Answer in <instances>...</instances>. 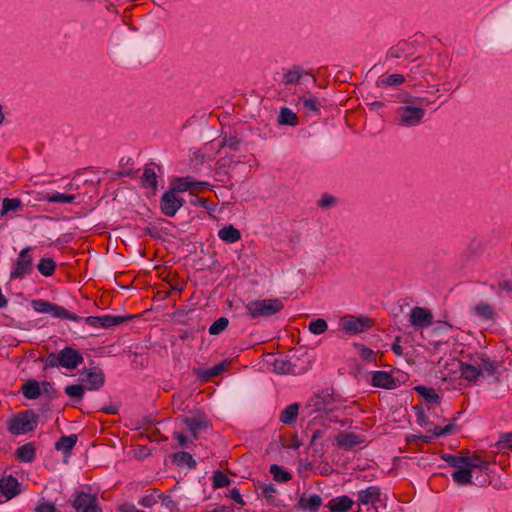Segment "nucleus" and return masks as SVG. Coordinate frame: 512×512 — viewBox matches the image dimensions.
<instances>
[{
	"instance_id": "f257e3e1",
	"label": "nucleus",
	"mask_w": 512,
	"mask_h": 512,
	"mask_svg": "<svg viewBox=\"0 0 512 512\" xmlns=\"http://www.w3.org/2000/svg\"><path fill=\"white\" fill-rule=\"evenodd\" d=\"M420 104H415L414 100H404L403 105L398 107L396 111V121L405 127H414L419 125L424 116V102H428L425 98H417Z\"/></svg>"
},
{
	"instance_id": "f03ea898",
	"label": "nucleus",
	"mask_w": 512,
	"mask_h": 512,
	"mask_svg": "<svg viewBox=\"0 0 512 512\" xmlns=\"http://www.w3.org/2000/svg\"><path fill=\"white\" fill-rule=\"evenodd\" d=\"M83 361V356L76 349L66 346L58 353L51 352L47 355L44 369L61 366L71 371L81 365Z\"/></svg>"
},
{
	"instance_id": "7ed1b4c3",
	"label": "nucleus",
	"mask_w": 512,
	"mask_h": 512,
	"mask_svg": "<svg viewBox=\"0 0 512 512\" xmlns=\"http://www.w3.org/2000/svg\"><path fill=\"white\" fill-rule=\"evenodd\" d=\"M283 308L284 304L282 300L278 298L252 300L249 301L245 306L247 315L251 319H256L259 317H270L280 312Z\"/></svg>"
},
{
	"instance_id": "20e7f679",
	"label": "nucleus",
	"mask_w": 512,
	"mask_h": 512,
	"mask_svg": "<svg viewBox=\"0 0 512 512\" xmlns=\"http://www.w3.org/2000/svg\"><path fill=\"white\" fill-rule=\"evenodd\" d=\"M39 416L32 410H24L8 421V431L13 435H22L32 432L38 425Z\"/></svg>"
},
{
	"instance_id": "39448f33",
	"label": "nucleus",
	"mask_w": 512,
	"mask_h": 512,
	"mask_svg": "<svg viewBox=\"0 0 512 512\" xmlns=\"http://www.w3.org/2000/svg\"><path fill=\"white\" fill-rule=\"evenodd\" d=\"M31 306L34 309V311L43 314H51L55 318L67 319L74 322H79L82 320V317L74 313H70L64 307L57 304H53L47 300H33L31 302Z\"/></svg>"
},
{
	"instance_id": "423d86ee",
	"label": "nucleus",
	"mask_w": 512,
	"mask_h": 512,
	"mask_svg": "<svg viewBox=\"0 0 512 512\" xmlns=\"http://www.w3.org/2000/svg\"><path fill=\"white\" fill-rule=\"evenodd\" d=\"M339 325L343 332L352 336L370 329L374 325V320L364 315H345L340 319Z\"/></svg>"
},
{
	"instance_id": "0eeeda50",
	"label": "nucleus",
	"mask_w": 512,
	"mask_h": 512,
	"mask_svg": "<svg viewBox=\"0 0 512 512\" xmlns=\"http://www.w3.org/2000/svg\"><path fill=\"white\" fill-rule=\"evenodd\" d=\"M32 251L33 247L27 246L19 252L18 257L13 263L10 279H22L32 273L34 269Z\"/></svg>"
},
{
	"instance_id": "6e6552de",
	"label": "nucleus",
	"mask_w": 512,
	"mask_h": 512,
	"mask_svg": "<svg viewBox=\"0 0 512 512\" xmlns=\"http://www.w3.org/2000/svg\"><path fill=\"white\" fill-rule=\"evenodd\" d=\"M72 507L76 512H102L98 497L84 491L75 493L74 499L72 500Z\"/></svg>"
},
{
	"instance_id": "1a4fd4ad",
	"label": "nucleus",
	"mask_w": 512,
	"mask_h": 512,
	"mask_svg": "<svg viewBox=\"0 0 512 512\" xmlns=\"http://www.w3.org/2000/svg\"><path fill=\"white\" fill-rule=\"evenodd\" d=\"M133 317H134L133 315H128V316L102 315V316H88L85 318L82 317V320H84V322L91 327L107 329V328H110V327H113L116 325H120V324L132 319Z\"/></svg>"
},
{
	"instance_id": "9d476101",
	"label": "nucleus",
	"mask_w": 512,
	"mask_h": 512,
	"mask_svg": "<svg viewBox=\"0 0 512 512\" xmlns=\"http://www.w3.org/2000/svg\"><path fill=\"white\" fill-rule=\"evenodd\" d=\"M184 202L185 200L182 197L174 193L173 190L168 189L160 200L161 212L168 217H173L183 206Z\"/></svg>"
},
{
	"instance_id": "9b49d317",
	"label": "nucleus",
	"mask_w": 512,
	"mask_h": 512,
	"mask_svg": "<svg viewBox=\"0 0 512 512\" xmlns=\"http://www.w3.org/2000/svg\"><path fill=\"white\" fill-rule=\"evenodd\" d=\"M20 484L12 475H4L0 479V503L6 502L20 493Z\"/></svg>"
},
{
	"instance_id": "f8f14e48",
	"label": "nucleus",
	"mask_w": 512,
	"mask_h": 512,
	"mask_svg": "<svg viewBox=\"0 0 512 512\" xmlns=\"http://www.w3.org/2000/svg\"><path fill=\"white\" fill-rule=\"evenodd\" d=\"M81 374L86 376L88 390H99L105 384V374L103 370L97 366L84 368Z\"/></svg>"
},
{
	"instance_id": "ddd939ff",
	"label": "nucleus",
	"mask_w": 512,
	"mask_h": 512,
	"mask_svg": "<svg viewBox=\"0 0 512 512\" xmlns=\"http://www.w3.org/2000/svg\"><path fill=\"white\" fill-rule=\"evenodd\" d=\"M358 502L362 505H371L375 512L378 511L377 504L381 502V489L378 486H369L358 492Z\"/></svg>"
},
{
	"instance_id": "4468645a",
	"label": "nucleus",
	"mask_w": 512,
	"mask_h": 512,
	"mask_svg": "<svg viewBox=\"0 0 512 512\" xmlns=\"http://www.w3.org/2000/svg\"><path fill=\"white\" fill-rule=\"evenodd\" d=\"M229 365L230 361L224 360L210 368H194L193 373L200 381L207 382L225 372Z\"/></svg>"
},
{
	"instance_id": "2eb2a0df",
	"label": "nucleus",
	"mask_w": 512,
	"mask_h": 512,
	"mask_svg": "<svg viewBox=\"0 0 512 512\" xmlns=\"http://www.w3.org/2000/svg\"><path fill=\"white\" fill-rule=\"evenodd\" d=\"M414 44L405 40L399 41L396 45L392 46L387 54V59H409L415 53Z\"/></svg>"
},
{
	"instance_id": "dca6fc26",
	"label": "nucleus",
	"mask_w": 512,
	"mask_h": 512,
	"mask_svg": "<svg viewBox=\"0 0 512 512\" xmlns=\"http://www.w3.org/2000/svg\"><path fill=\"white\" fill-rule=\"evenodd\" d=\"M410 323L415 327H429L433 324V315L427 308L414 307L410 313Z\"/></svg>"
},
{
	"instance_id": "f3484780",
	"label": "nucleus",
	"mask_w": 512,
	"mask_h": 512,
	"mask_svg": "<svg viewBox=\"0 0 512 512\" xmlns=\"http://www.w3.org/2000/svg\"><path fill=\"white\" fill-rule=\"evenodd\" d=\"M334 400V391L333 389H322L319 391L313 398H311L308 402V407H314V411H322L326 409V406L333 403Z\"/></svg>"
},
{
	"instance_id": "a211bd4d",
	"label": "nucleus",
	"mask_w": 512,
	"mask_h": 512,
	"mask_svg": "<svg viewBox=\"0 0 512 512\" xmlns=\"http://www.w3.org/2000/svg\"><path fill=\"white\" fill-rule=\"evenodd\" d=\"M371 385L377 388L384 389H395L397 387V381L394 379L391 373L386 371H374L371 377Z\"/></svg>"
},
{
	"instance_id": "6ab92c4d",
	"label": "nucleus",
	"mask_w": 512,
	"mask_h": 512,
	"mask_svg": "<svg viewBox=\"0 0 512 512\" xmlns=\"http://www.w3.org/2000/svg\"><path fill=\"white\" fill-rule=\"evenodd\" d=\"M273 370L278 374L299 375L304 372V368H298L292 359L287 357L276 358L273 362Z\"/></svg>"
},
{
	"instance_id": "aec40b11",
	"label": "nucleus",
	"mask_w": 512,
	"mask_h": 512,
	"mask_svg": "<svg viewBox=\"0 0 512 512\" xmlns=\"http://www.w3.org/2000/svg\"><path fill=\"white\" fill-rule=\"evenodd\" d=\"M322 505V498L318 494L305 495L300 496L297 508L302 511L308 512H318L319 508Z\"/></svg>"
},
{
	"instance_id": "412c9836",
	"label": "nucleus",
	"mask_w": 512,
	"mask_h": 512,
	"mask_svg": "<svg viewBox=\"0 0 512 512\" xmlns=\"http://www.w3.org/2000/svg\"><path fill=\"white\" fill-rule=\"evenodd\" d=\"M354 504L352 498L347 495L332 498L326 507L329 512H348Z\"/></svg>"
},
{
	"instance_id": "4be33fe9",
	"label": "nucleus",
	"mask_w": 512,
	"mask_h": 512,
	"mask_svg": "<svg viewBox=\"0 0 512 512\" xmlns=\"http://www.w3.org/2000/svg\"><path fill=\"white\" fill-rule=\"evenodd\" d=\"M153 165L155 164L151 163L145 166L143 174L141 176V185L143 188L151 189L153 194H155L158 189V181L156 172L152 168Z\"/></svg>"
},
{
	"instance_id": "5701e85b",
	"label": "nucleus",
	"mask_w": 512,
	"mask_h": 512,
	"mask_svg": "<svg viewBox=\"0 0 512 512\" xmlns=\"http://www.w3.org/2000/svg\"><path fill=\"white\" fill-rule=\"evenodd\" d=\"M362 437L353 432H341L336 437V442L340 447L352 449L362 443Z\"/></svg>"
},
{
	"instance_id": "b1692460",
	"label": "nucleus",
	"mask_w": 512,
	"mask_h": 512,
	"mask_svg": "<svg viewBox=\"0 0 512 512\" xmlns=\"http://www.w3.org/2000/svg\"><path fill=\"white\" fill-rule=\"evenodd\" d=\"M194 179L190 176L174 178L170 184L169 189L174 193H181L186 191L194 192L193 190Z\"/></svg>"
},
{
	"instance_id": "393cba45",
	"label": "nucleus",
	"mask_w": 512,
	"mask_h": 512,
	"mask_svg": "<svg viewBox=\"0 0 512 512\" xmlns=\"http://www.w3.org/2000/svg\"><path fill=\"white\" fill-rule=\"evenodd\" d=\"M299 408V403H292L285 407L280 414V421L286 425L294 424L299 414Z\"/></svg>"
},
{
	"instance_id": "a878e982",
	"label": "nucleus",
	"mask_w": 512,
	"mask_h": 512,
	"mask_svg": "<svg viewBox=\"0 0 512 512\" xmlns=\"http://www.w3.org/2000/svg\"><path fill=\"white\" fill-rule=\"evenodd\" d=\"M78 441L76 434L60 437L55 443V449L69 455Z\"/></svg>"
},
{
	"instance_id": "bb28decb",
	"label": "nucleus",
	"mask_w": 512,
	"mask_h": 512,
	"mask_svg": "<svg viewBox=\"0 0 512 512\" xmlns=\"http://www.w3.org/2000/svg\"><path fill=\"white\" fill-rule=\"evenodd\" d=\"M277 122L280 125L297 126L299 125V118L295 112L288 107H281Z\"/></svg>"
},
{
	"instance_id": "cd10ccee",
	"label": "nucleus",
	"mask_w": 512,
	"mask_h": 512,
	"mask_svg": "<svg viewBox=\"0 0 512 512\" xmlns=\"http://www.w3.org/2000/svg\"><path fill=\"white\" fill-rule=\"evenodd\" d=\"M472 361L481 369V375L486 373L488 376H491L496 372L497 365L489 357L478 355Z\"/></svg>"
},
{
	"instance_id": "c85d7f7f",
	"label": "nucleus",
	"mask_w": 512,
	"mask_h": 512,
	"mask_svg": "<svg viewBox=\"0 0 512 512\" xmlns=\"http://www.w3.org/2000/svg\"><path fill=\"white\" fill-rule=\"evenodd\" d=\"M183 422L193 434L194 439H197L200 430L206 429L209 425L206 418L186 417Z\"/></svg>"
},
{
	"instance_id": "c756f323",
	"label": "nucleus",
	"mask_w": 512,
	"mask_h": 512,
	"mask_svg": "<svg viewBox=\"0 0 512 512\" xmlns=\"http://www.w3.org/2000/svg\"><path fill=\"white\" fill-rule=\"evenodd\" d=\"M15 456L22 462H32L36 457V448L33 443H27L17 448Z\"/></svg>"
},
{
	"instance_id": "7c9ffc66",
	"label": "nucleus",
	"mask_w": 512,
	"mask_h": 512,
	"mask_svg": "<svg viewBox=\"0 0 512 512\" xmlns=\"http://www.w3.org/2000/svg\"><path fill=\"white\" fill-rule=\"evenodd\" d=\"M461 377L469 382H475L481 375V369L473 363H461L460 365Z\"/></svg>"
},
{
	"instance_id": "2f4dec72",
	"label": "nucleus",
	"mask_w": 512,
	"mask_h": 512,
	"mask_svg": "<svg viewBox=\"0 0 512 512\" xmlns=\"http://www.w3.org/2000/svg\"><path fill=\"white\" fill-rule=\"evenodd\" d=\"M219 238L226 243H235L241 239V232L233 225L225 226L218 232Z\"/></svg>"
},
{
	"instance_id": "473e14b6",
	"label": "nucleus",
	"mask_w": 512,
	"mask_h": 512,
	"mask_svg": "<svg viewBox=\"0 0 512 512\" xmlns=\"http://www.w3.org/2000/svg\"><path fill=\"white\" fill-rule=\"evenodd\" d=\"M452 479L459 485L464 486L472 483L473 471L469 466L459 468L452 472Z\"/></svg>"
},
{
	"instance_id": "72a5a7b5",
	"label": "nucleus",
	"mask_w": 512,
	"mask_h": 512,
	"mask_svg": "<svg viewBox=\"0 0 512 512\" xmlns=\"http://www.w3.org/2000/svg\"><path fill=\"white\" fill-rule=\"evenodd\" d=\"M21 392L27 399H37L41 395V385L34 379L28 380L21 387Z\"/></svg>"
},
{
	"instance_id": "f704fd0d",
	"label": "nucleus",
	"mask_w": 512,
	"mask_h": 512,
	"mask_svg": "<svg viewBox=\"0 0 512 512\" xmlns=\"http://www.w3.org/2000/svg\"><path fill=\"white\" fill-rule=\"evenodd\" d=\"M414 390L421 397H423L427 403L434 404V405L440 404L441 399L433 388L418 385V386L414 387Z\"/></svg>"
},
{
	"instance_id": "c9c22d12",
	"label": "nucleus",
	"mask_w": 512,
	"mask_h": 512,
	"mask_svg": "<svg viewBox=\"0 0 512 512\" xmlns=\"http://www.w3.org/2000/svg\"><path fill=\"white\" fill-rule=\"evenodd\" d=\"M173 462L177 466H184L186 465L189 469H195L197 466V463L195 459L192 457V455L189 452L186 451H180L173 455Z\"/></svg>"
},
{
	"instance_id": "e433bc0d",
	"label": "nucleus",
	"mask_w": 512,
	"mask_h": 512,
	"mask_svg": "<svg viewBox=\"0 0 512 512\" xmlns=\"http://www.w3.org/2000/svg\"><path fill=\"white\" fill-rule=\"evenodd\" d=\"M405 82V77L402 74H390L387 76H381L377 80L378 87H388V86H399Z\"/></svg>"
},
{
	"instance_id": "4c0bfd02",
	"label": "nucleus",
	"mask_w": 512,
	"mask_h": 512,
	"mask_svg": "<svg viewBox=\"0 0 512 512\" xmlns=\"http://www.w3.org/2000/svg\"><path fill=\"white\" fill-rule=\"evenodd\" d=\"M56 266V262L52 258H41L37 269L43 276L50 277L55 273Z\"/></svg>"
},
{
	"instance_id": "58836bf2",
	"label": "nucleus",
	"mask_w": 512,
	"mask_h": 512,
	"mask_svg": "<svg viewBox=\"0 0 512 512\" xmlns=\"http://www.w3.org/2000/svg\"><path fill=\"white\" fill-rule=\"evenodd\" d=\"M242 144V139L237 137L236 135H224L221 138L220 148H228L233 151H238Z\"/></svg>"
},
{
	"instance_id": "ea45409f",
	"label": "nucleus",
	"mask_w": 512,
	"mask_h": 512,
	"mask_svg": "<svg viewBox=\"0 0 512 512\" xmlns=\"http://www.w3.org/2000/svg\"><path fill=\"white\" fill-rule=\"evenodd\" d=\"M23 207L22 201L19 198H5L2 201V208L0 215L4 216L10 211H17Z\"/></svg>"
},
{
	"instance_id": "a19ab883",
	"label": "nucleus",
	"mask_w": 512,
	"mask_h": 512,
	"mask_svg": "<svg viewBox=\"0 0 512 512\" xmlns=\"http://www.w3.org/2000/svg\"><path fill=\"white\" fill-rule=\"evenodd\" d=\"M442 459L449 464V466L453 468H464L468 464L467 456H458L452 454H443Z\"/></svg>"
},
{
	"instance_id": "79ce46f5",
	"label": "nucleus",
	"mask_w": 512,
	"mask_h": 512,
	"mask_svg": "<svg viewBox=\"0 0 512 512\" xmlns=\"http://www.w3.org/2000/svg\"><path fill=\"white\" fill-rule=\"evenodd\" d=\"M43 199L50 203L64 204V203H72L76 199V196L55 192L52 194L47 193L46 195L43 196Z\"/></svg>"
},
{
	"instance_id": "37998d69",
	"label": "nucleus",
	"mask_w": 512,
	"mask_h": 512,
	"mask_svg": "<svg viewBox=\"0 0 512 512\" xmlns=\"http://www.w3.org/2000/svg\"><path fill=\"white\" fill-rule=\"evenodd\" d=\"M259 489L261 490L262 497H264L269 504H274V503L276 504V496L275 495L277 493V488L274 484L263 483V484L259 485Z\"/></svg>"
},
{
	"instance_id": "c03bdc74",
	"label": "nucleus",
	"mask_w": 512,
	"mask_h": 512,
	"mask_svg": "<svg viewBox=\"0 0 512 512\" xmlns=\"http://www.w3.org/2000/svg\"><path fill=\"white\" fill-rule=\"evenodd\" d=\"M474 312L476 315L485 320H492L496 315L492 306L483 302L474 307Z\"/></svg>"
},
{
	"instance_id": "a18cd8bd",
	"label": "nucleus",
	"mask_w": 512,
	"mask_h": 512,
	"mask_svg": "<svg viewBox=\"0 0 512 512\" xmlns=\"http://www.w3.org/2000/svg\"><path fill=\"white\" fill-rule=\"evenodd\" d=\"M269 472L273 475L274 480L277 482H287L292 478V475L288 471H285L277 464L271 465Z\"/></svg>"
},
{
	"instance_id": "49530a36",
	"label": "nucleus",
	"mask_w": 512,
	"mask_h": 512,
	"mask_svg": "<svg viewBox=\"0 0 512 512\" xmlns=\"http://www.w3.org/2000/svg\"><path fill=\"white\" fill-rule=\"evenodd\" d=\"M212 480H213V488L214 489L227 487V486H229V484L231 482L229 477L225 473H223L221 470L214 471Z\"/></svg>"
},
{
	"instance_id": "de8ad7c7",
	"label": "nucleus",
	"mask_w": 512,
	"mask_h": 512,
	"mask_svg": "<svg viewBox=\"0 0 512 512\" xmlns=\"http://www.w3.org/2000/svg\"><path fill=\"white\" fill-rule=\"evenodd\" d=\"M467 457H468L467 466H469L470 468H479L481 470H487L489 468V465H490L489 460L482 458L481 456H478V455L467 456Z\"/></svg>"
},
{
	"instance_id": "09e8293b",
	"label": "nucleus",
	"mask_w": 512,
	"mask_h": 512,
	"mask_svg": "<svg viewBox=\"0 0 512 512\" xmlns=\"http://www.w3.org/2000/svg\"><path fill=\"white\" fill-rule=\"evenodd\" d=\"M65 393L75 401H80L84 396L85 387L80 384L68 385L65 387Z\"/></svg>"
},
{
	"instance_id": "8fccbe9b",
	"label": "nucleus",
	"mask_w": 512,
	"mask_h": 512,
	"mask_svg": "<svg viewBox=\"0 0 512 512\" xmlns=\"http://www.w3.org/2000/svg\"><path fill=\"white\" fill-rule=\"evenodd\" d=\"M327 329H328V324H327L326 320H324L322 318H317V319L311 321L309 324V331L315 335L323 334L324 332L327 331Z\"/></svg>"
},
{
	"instance_id": "3c124183",
	"label": "nucleus",
	"mask_w": 512,
	"mask_h": 512,
	"mask_svg": "<svg viewBox=\"0 0 512 512\" xmlns=\"http://www.w3.org/2000/svg\"><path fill=\"white\" fill-rule=\"evenodd\" d=\"M229 325V320L226 317H220L212 323L209 327V333L211 335H218L223 332Z\"/></svg>"
},
{
	"instance_id": "603ef678",
	"label": "nucleus",
	"mask_w": 512,
	"mask_h": 512,
	"mask_svg": "<svg viewBox=\"0 0 512 512\" xmlns=\"http://www.w3.org/2000/svg\"><path fill=\"white\" fill-rule=\"evenodd\" d=\"M303 106L307 111H311L314 114H320V102L315 96H309L302 98Z\"/></svg>"
},
{
	"instance_id": "864d4df0",
	"label": "nucleus",
	"mask_w": 512,
	"mask_h": 512,
	"mask_svg": "<svg viewBox=\"0 0 512 512\" xmlns=\"http://www.w3.org/2000/svg\"><path fill=\"white\" fill-rule=\"evenodd\" d=\"M302 72L299 67L289 70L284 74L283 82L285 85L295 84L300 81Z\"/></svg>"
},
{
	"instance_id": "5fc2aeb1",
	"label": "nucleus",
	"mask_w": 512,
	"mask_h": 512,
	"mask_svg": "<svg viewBox=\"0 0 512 512\" xmlns=\"http://www.w3.org/2000/svg\"><path fill=\"white\" fill-rule=\"evenodd\" d=\"M441 429V426L433 424L431 428H427V433H431V436L420 434L419 436H417V438L425 443H430L434 438L443 436V432H441Z\"/></svg>"
},
{
	"instance_id": "6e6d98bb",
	"label": "nucleus",
	"mask_w": 512,
	"mask_h": 512,
	"mask_svg": "<svg viewBox=\"0 0 512 512\" xmlns=\"http://www.w3.org/2000/svg\"><path fill=\"white\" fill-rule=\"evenodd\" d=\"M495 447L498 451L512 449V432L503 433L496 442Z\"/></svg>"
},
{
	"instance_id": "4d7b16f0",
	"label": "nucleus",
	"mask_w": 512,
	"mask_h": 512,
	"mask_svg": "<svg viewBox=\"0 0 512 512\" xmlns=\"http://www.w3.org/2000/svg\"><path fill=\"white\" fill-rule=\"evenodd\" d=\"M240 159L236 160L235 157L233 155H224L222 157H220L217 162H216V166H218V169H222L224 170L225 169H228L230 168L233 164H237V163H240Z\"/></svg>"
},
{
	"instance_id": "13d9d810",
	"label": "nucleus",
	"mask_w": 512,
	"mask_h": 512,
	"mask_svg": "<svg viewBox=\"0 0 512 512\" xmlns=\"http://www.w3.org/2000/svg\"><path fill=\"white\" fill-rule=\"evenodd\" d=\"M355 347L359 349V355L364 361L375 362V353L372 349L362 344H355Z\"/></svg>"
},
{
	"instance_id": "bf43d9fd",
	"label": "nucleus",
	"mask_w": 512,
	"mask_h": 512,
	"mask_svg": "<svg viewBox=\"0 0 512 512\" xmlns=\"http://www.w3.org/2000/svg\"><path fill=\"white\" fill-rule=\"evenodd\" d=\"M190 204L193 205V206H200V207H203L209 211H214L215 209V204L211 203L208 199L206 198H201V197H198L196 195H194L191 199H190Z\"/></svg>"
},
{
	"instance_id": "052dcab7",
	"label": "nucleus",
	"mask_w": 512,
	"mask_h": 512,
	"mask_svg": "<svg viewBox=\"0 0 512 512\" xmlns=\"http://www.w3.org/2000/svg\"><path fill=\"white\" fill-rule=\"evenodd\" d=\"M41 385V393H44L48 396L49 399H55L58 397V392L54 388L53 383L48 381H42Z\"/></svg>"
},
{
	"instance_id": "680f3d73",
	"label": "nucleus",
	"mask_w": 512,
	"mask_h": 512,
	"mask_svg": "<svg viewBox=\"0 0 512 512\" xmlns=\"http://www.w3.org/2000/svg\"><path fill=\"white\" fill-rule=\"evenodd\" d=\"M337 203V198L330 195L324 194L318 202L319 207L321 208H329L334 206Z\"/></svg>"
},
{
	"instance_id": "e2e57ef3",
	"label": "nucleus",
	"mask_w": 512,
	"mask_h": 512,
	"mask_svg": "<svg viewBox=\"0 0 512 512\" xmlns=\"http://www.w3.org/2000/svg\"><path fill=\"white\" fill-rule=\"evenodd\" d=\"M35 512H60L54 504L46 501H40L35 507Z\"/></svg>"
},
{
	"instance_id": "0e129e2a",
	"label": "nucleus",
	"mask_w": 512,
	"mask_h": 512,
	"mask_svg": "<svg viewBox=\"0 0 512 512\" xmlns=\"http://www.w3.org/2000/svg\"><path fill=\"white\" fill-rule=\"evenodd\" d=\"M489 479L490 477L487 473L479 472L477 475L474 476V480L472 479L471 484H475L477 486H484L490 483Z\"/></svg>"
},
{
	"instance_id": "69168bd1",
	"label": "nucleus",
	"mask_w": 512,
	"mask_h": 512,
	"mask_svg": "<svg viewBox=\"0 0 512 512\" xmlns=\"http://www.w3.org/2000/svg\"><path fill=\"white\" fill-rule=\"evenodd\" d=\"M156 503L157 498L155 496V493L146 494L139 500V504H141L144 507H152Z\"/></svg>"
},
{
	"instance_id": "338daca9",
	"label": "nucleus",
	"mask_w": 512,
	"mask_h": 512,
	"mask_svg": "<svg viewBox=\"0 0 512 512\" xmlns=\"http://www.w3.org/2000/svg\"><path fill=\"white\" fill-rule=\"evenodd\" d=\"M215 176H216V180L220 181V182H227L229 179H230V175L227 171V169L224 168V170L222 169H218V166L215 165Z\"/></svg>"
},
{
	"instance_id": "774afa93",
	"label": "nucleus",
	"mask_w": 512,
	"mask_h": 512,
	"mask_svg": "<svg viewBox=\"0 0 512 512\" xmlns=\"http://www.w3.org/2000/svg\"><path fill=\"white\" fill-rule=\"evenodd\" d=\"M228 497L234 500L236 503L240 504L241 506L245 505L242 495L240 494V491L237 488H233L232 490H230Z\"/></svg>"
}]
</instances>
